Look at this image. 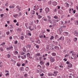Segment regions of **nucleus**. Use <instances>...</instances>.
Segmentation results:
<instances>
[{"label": "nucleus", "instance_id": "obj_1", "mask_svg": "<svg viewBox=\"0 0 78 78\" xmlns=\"http://www.w3.org/2000/svg\"><path fill=\"white\" fill-rule=\"evenodd\" d=\"M47 17L48 18V19H47V18H44L43 19V20L44 21H50V20L51 19V16H50V15H48L47 16Z\"/></svg>", "mask_w": 78, "mask_h": 78}, {"label": "nucleus", "instance_id": "obj_2", "mask_svg": "<svg viewBox=\"0 0 78 78\" xmlns=\"http://www.w3.org/2000/svg\"><path fill=\"white\" fill-rule=\"evenodd\" d=\"M49 3H51V5L52 4V5L53 6H56L57 5V2H51V1H50L48 2Z\"/></svg>", "mask_w": 78, "mask_h": 78}, {"label": "nucleus", "instance_id": "obj_3", "mask_svg": "<svg viewBox=\"0 0 78 78\" xmlns=\"http://www.w3.org/2000/svg\"><path fill=\"white\" fill-rule=\"evenodd\" d=\"M46 14H48L50 12V9L48 7H46L45 9Z\"/></svg>", "mask_w": 78, "mask_h": 78}, {"label": "nucleus", "instance_id": "obj_4", "mask_svg": "<svg viewBox=\"0 0 78 78\" xmlns=\"http://www.w3.org/2000/svg\"><path fill=\"white\" fill-rule=\"evenodd\" d=\"M50 59V62H55V58H53V57L51 56L49 57Z\"/></svg>", "mask_w": 78, "mask_h": 78}, {"label": "nucleus", "instance_id": "obj_5", "mask_svg": "<svg viewBox=\"0 0 78 78\" xmlns=\"http://www.w3.org/2000/svg\"><path fill=\"white\" fill-rule=\"evenodd\" d=\"M6 50H7V51H8V50L12 51V50H13V47H12V46H9V48H6Z\"/></svg>", "mask_w": 78, "mask_h": 78}, {"label": "nucleus", "instance_id": "obj_6", "mask_svg": "<svg viewBox=\"0 0 78 78\" xmlns=\"http://www.w3.org/2000/svg\"><path fill=\"white\" fill-rule=\"evenodd\" d=\"M58 72L57 71H55L53 73V76H56L58 75Z\"/></svg>", "mask_w": 78, "mask_h": 78}, {"label": "nucleus", "instance_id": "obj_7", "mask_svg": "<svg viewBox=\"0 0 78 78\" xmlns=\"http://www.w3.org/2000/svg\"><path fill=\"white\" fill-rule=\"evenodd\" d=\"M9 7L10 9H13L15 7V5H11L9 6Z\"/></svg>", "mask_w": 78, "mask_h": 78}, {"label": "nucleus", "instance_id": "obj_8", "mask_svg": "<svg viewBox=\"0 0 78 78\" xmlns=\"http://www.w3.org/2000/svg\"><path fill=\"white\" fill-rule=\"evenodd\" d=\"M73 33L74 35H75V36H77L78 35V32L76 31H74Z\"/></svg>", "mask_w": 78, "mask_h": 78}, {"label": "nucleus", "instance_id": "obj_9", "mask_svg": "<svg viewBox=\"0 0 78 78\" xmlns=\"http://www.w3.org/2000/svg\"><path fill=\"white\" fill-rule=\"evenodd\" d=\"M46 49L47 51H49L50 50V46L49 45L46 46Z\"/></svg>", "mask_w": 78, "mask_h": 78}, {"label": "nucleus", "instance_id": "obj_10", "mask_svg": "<svg viewBox=\"0 0 78 78\" xmlns=\"http://www.w3.org/2000/svg\"><path fill=\"white\" fill-rule=\"evenodd\" d=\"M21 58L22 59H26L27 57H26V55H24L23 56H21Z\"/></svg>", "mask_w": 78, "mask_h": 78}, {"label": "nucleus", "instance_id": "obj_11", "mask_svg": "<svg viewBox=\"0 0 78 78\" xmlns=\"http://www.w3.org/2000/svg\"><path fill=\"white\" fill-rule=\"evenodd\" d=\"M73 66L72 65V64L71 63H70L68 65V69H70V68H72Z\"/></svg>", "mask_w": 78, "mask_h": 78}, {"label": "nucleus", "instance_id": "obj_12", "mask_svg": "<svg viewBox=\"0 0 78 78\" xmlns=\"http://www.w3.org/2000/svg\"><path fill=\"white\" fill-rule=\"evenodd\" d=\"M63 26L61 27L62 28H66V27H67V24L66 25L65 24H64Z\"/></svg>", "mask_w": 78, "mask_h": 78}, {"label": "nucleus", "instance_id": "obj_13", "mask_svg": "<svg viewBox=\"0 0 78 78\" xmlns=\"http://www.w3.org/2000/svg\"><path fill=\"white\" fill-rule=\"evenodd\" d=\"M20 71L23 72L24 70V67H21L20 68Z\"/></svg>", "mask_w": 78, "mask_h": 78}, {"label": "nucleus", "instance_id": "obj_14", "mask_svg": "<svg viewBox=\"0 0 78 78\" xmlns=\"http://www.w3.org/2000/svg\"><path fill=\"white\" fill-rule=\"evenodd\" d=\"M53 44L55 45H57L58 42V41H53Z\"/></svg>", "mask_w": 78, "mask_h": 78}, {"label": "nucleus", "instance_id": "obj_15", "mask_svg": "<svg viewBox=\"0 0 78 78\" xmlns=\"http://www.w3.org/2000/svg\"><path fill=\"white\" fill-rule=\"evenodd\" d=\"M48 76H53V73H48Z\"/></svg>", "mask_w": 78, "mask_h": 78}, {"label": "nucleus", "instance_id": "obj_16", "mask_svg": "<svg viewBox=\"0 0 78 78\" xmlns=\"http://www.w3.org/2000/svg\"><path fill=\"white\" fill-rule=\"evenodd\" d=\"M20 39L22 41H23V39H24V37L23 36H21L20 37Z\"/></svg>", "mask_w": 78, "mask_h": 78}, {"label": "nucleus", "instance_id": "obj_17", "mask_svg": "<svg viewBox=\"0 0 78 78\" xmlns=\"http://www.w3.org/2000/svg\"><path fill=\"white\" fill-rule=\"evenodd\" d=\"M64 38L63 37H61L59 38V40H61V41H64Z\"/></svg>", "mask_w": 78, "mask_h": 78}, {"label": "nucleus", "instance_id": "obj_18", "mask_svg": "<svg viewBox=\"0 0 78 78\" xmlns=\"http://www.w3.org/2000/svg\"><path fill=\"white\" fill-rule=\"evenodd\" d=\"M54 48L55 49V50H59L60 48L58 46H55L54 47Z\"/></svg>", "mask_w": 78, "mask_h": 78}, {"label": "nucleus", "instance_id": "obj_19", "mask_svg": "<svg viewBox=\"0 0 78 78\" xmlns=\"http://www.w3.org/2000/svg\"><path fill=\"white\" fill-rule=\"evenodd\" d=\"M39 20H37L36 21H34V22L36 23V24H38V23H39Z\"/></svg>", "mask_w": 78, "mask_h": 78}, {"label": "nucleus", "instance_id": "obj_20", "mask_svg": "<svg viewBox=\"0 0 78 78\" xmlns=\"http://www.w3.org/2000/svg\"><path fill=\"white\" fill-rule=\"evenodd\" d=\"M26 48H31V45L30 44H28V45H27L26 46Z\"/></svg>", "mask_w": 78, "mask_h": 78}, {"label": "nucleus", "instance_id": "obj_21", "mask_svg": "<svg viewBox=\"0 0 78 78\" xmlns=\"http://www.w3.org/2000/svg\"><path fill=\"white\" fill-rule=\"evenodd\" d=\"M29 29H30V31H33L34 30V28L31 29V27L29 26Z\"/></svg>", "mask_w": 78, "mask_h": 78}, {"label": "nucleus", "instance_id": "obj_22", "mask_svg": "<svg viewBox=\"0 0 78 78\" xmlns=\"http://www.w3.org/2000/svg\"><path fill=\"white\" fill-rule=\"evenodd\" d=\"M74 24L75 25H78V20L76 21L75 22Z\"/></svg>", "mask_w": 78, "mask_h": 78}, {"label": "nucleus", "instance_id": "obj_23", "mask_svg": "<svg viewBox=\"0 0 78 78\" xmlns=\"http://www.w3.org/2000/svg\"><path fill=\"white\" fill-rule=\"evenodd\" d=\"M14 54L15 55H17V54H18V52L17 51H14Z\"/></svg>", "mask_w": 78, "mask_h": 78}, {"label": "nucleus", "instance_id": "obj_24", "mask_svg": "<svg viewBox=\"0 0 78 78\" xmlns=\"http://www.w3.org/2000/svg\"><path fill=\"white\" fill-rule=\"evenodd\" d=\"M51 55L53 56H55L56 54L55 52H53L52 53Z\"/></svg>", "mask_w": 78, "mask_h": 78}, {"label": "nucleus", "instance_id": "obj_25", "mask_svg": "<svg viewBox=\"0 0 78 78\" xmlns=\"http://www.w3.org/2000/svg\"><path fill=\"white\" fill-rule=\"evenodd\" d=\"M20 54L21 55H25V54L24 52H23L21 51L20 52Z\"/></svg>", "mask_w": 78, "mask_h": 78}, {"label": "nucleus", "instance_id": "obj_26", "mask_svg": "<svg viewBox=\"0 0 78 78\" xmlns=\"http://www.w3.org/2000/svg\"><path fill=\"white\" fill-rule=\"evenodd\" d=\"M23 51H24V52H26V48H25V47H23Z\"/></svg>", "mask_w": 78, "mask_h": 78}, {"label": "nucleus", "instance_id": "obj_27", "mask_svg": "<svg viewBox=\"0 0 78 78\" xmlns=\"http://www.w3.org/2000/svg\"><path fill=\"white\" fill-rule=\"evenodd\" d=\"M64 34H65V36H68V35H69L68 32H64Z\"/></svg>", "mask_w": 78, "mask_h": 78}, {"label": "nucleus", "instance_id": "obj_28", "mask_svg": "<svg viewBox=\"0 0 78 78\" xmlns=\"http://www.w3.org/2000/svg\"><path fill=\"white\" fill-rule=\"evenodd\" d=\"M39 37H40V38H42V37H44V34H43L42 35H39Z\"/></svg>", "mask_w": 78, "mask_h": 78}, {"label": "nucleus", "instance_id": "obj_29", "mask_svg": "<svg viewBox=\"0 0 78 78\" xmlns=\"http://www.w3.org/2000/svg\"><path fill=\"white\" fill-rule=\"evenodd\" d=\"M29 69V68L28 67H27L25 68V70L27 71V72H28V69Z\"/></svg>", "mask_w": 78, "mask_h": 78}, {"label": "nucleus", "instance_id": "obj_30", "mask_svg": "<svg viewBox=\"0 0 78 78\" xmlns=\"http://www.w3.org/2000/svg\"><path fill=\"white\" fill-rule=\"evenodd\" d=\"M13 16L14 17H17L18 16V14H15L13 15Z\"/></svg>", "mask_w": 78, "mask_h": 78}, {"label": "nucleus", "instance_id": "obj_31", "mask_svg": "<svg viewBox=\"0 0 78 78\" xmlns=\"http://www.w3.org/2000/svg\"><path fill=\"white\" fill-rule=\"evenodd\" d=\"M53 39H54V36H51L50 38V40H53Z\"/></svg>", "mask_w": 78, "mask_h": 78}, {"label": "nucleus", "instance_id": "obj_32", "mask_svg": "<svg viewBox=\"0 0 78 78\" xmlns=\"http://www.w3.org/2000/svg\"><path fill=\"white\" fill-rule=\"evenodd\" d=\"M40 63L41 65H43L44 64V62L43 61H40Z\"/></svg>", "mask_w": 78, "mask_h": 78}, {"label": "nucleus", "instance_id": "obj_33", "mask_svg": "<svg viewBox=\"0 0 78 78\" xmlns=\"http://www.w3.org/2000/svg\"><path fill=\"white\" fill-rule=\"evenodd\" d=\"M54 69L55 70H58V66H55L54 67Z\"/></svg>", "mask_w": 78, "mask_h": 78}, {"label": "nucleus", "instance_id": "obj_34", "mask_svg": "<svg viewBox=\"0 0 78 78\" xmlns=\"http://www.w3.org/2000/svg\"><path fill=\"white\" fill-rule=\"evenodd\" d=\"M54 19H58V17L56 15H55L54 16Z\"/></svg>", "mask_w": 78, "mask_h": 78}, {"label": "nucleus", "instance_id": "obj_35", "mask_svg": "<svg viewBox=\"0 0 78 78\" xmlns=\"http://www.w3.org/2000/svg\"><path fill=\"white\" fill-rule=\"evenodd\" d=\"M24 76L25 78H27L28 77V74H26L24 75Z\"/></svg>", "mask_w": 78, "mask_h": 78}, {"label": "nucleus", "instance_id": "obj_36", "mask_svg": "<svg viewBox=\"0 0 78 78\" xmlns=\"http://www.w3.org/2000/svg\"><path fill=\"white\" fill-rule=\"evenodd\" d=\"M21 65V64L20 63H17L16 65L18 67H20V65Z\"/></svg>", "mask_w": 78, "mask_h": 78}, {"label": "nucleus", "instance_id": "obj_37", "mask_svg": "<svg viewBox=\"0 0 78 78\" xmlns=\"http://www.w3.org/2000/svg\"><path fill=\"white\" fill-rule=\"evenodd\" d=\"M45 65H46V66L48 67L50 65V63L49 62H48L45 64Z\"/></svg>", "mask_w": 78, "mask_h": 78}, {"label": "nucleus", "instance_id": "obj_38", "mask_svg": "<svg viewBox=\"0 0 78 78\" xmlns=\"http://www.w3.org/2000/svg\"><path fill=\"white\" fill-rule=\"evenodd\" d=\"M7 57L8 58H10V57H11V55L9 54H8L7 55Z\"/></svg>", "mask_w": 78, "mask_h": 78}, {"label": "nucleus", "instance_id": "obj_39", "mask_svg": "<svg viewBox=\"0 0 78 78\" xmlns=\"http://www.w3.org/2000/svg\"><path fill=\"white\" fill-rule=\"evenodd\" d=\"M72 55L73 56H75L76 55V54L75 53H72Z\"/></svg>", "mask_w": 78, "mask_h": 78}, {"label": "nucleus", "instance_id": "obj_40", "mask_svg": "<svg viewBox=\"0 0 78 78\" xmlns=\"http://www.w3.org/2000/svg\"><path fill=\"white\" fill-rule=\"evenodd\" d=\"M36 56H41V54L39 53H37V54H36Z\"/></svg>", "mask_w": 78, "mask_h": 78}, {"label": "nucleus", "instance_id": "obj_41", "mask_svg": "<svg viewBox=\"0 0 78 78\" xmlns=\"http://www.w3.org/2000/svg\"><path fill=\"white\" fill-rule=\"evenodd\" d=\"M36 42L37 43H38V44H40L41 43V41H40V40H38Z\"/></svg>", "mask_w": 78, "mask_h": 78}, {"label": "nucleus", "instance_id": "obj_42", "mask_svg": "<svg viewBox=\"0 0 78 78\" xmlns=\"http://www.w3.org/2000/svg\"><path fill=\"white\" fill-rule=\"evenodd\" d=\"M27 57H29L30 56V53H27Z\"/></svg>", "mask_w": 78, "mask_h": 78}, {"label": "nucleus", "instance_id": "obj_43", "mask_svg": "<svg viewBox=\"0 0 78 78\" xmlns=\"http://www.w3.org/2000/svg\"><path fill=\"white\" fill-rule=\"evenodd\" d=\"M61 9L63 10H66V9L65 8V7L63 6L62 7Z\"/></svg>", "mask_w": 78, "mask_h": 78}, {"label": "nucleus", "instance_id": "obj_44", "mask_svg": "<svg viewBox=\"0 0 78 78\" xmlns=\"http://www.w3.org/2000/svg\"><path fill=\"white\" fill-rule=\"evenodd\" d=\"M38 18L39 19H40L42 18V16H41L40 15H38Z\"/></svg>", "mask_w": 78, "mask_h": 78}, {"label": "nucleus", "instance_id": "obj_45", "mask_svg": "<svg viewBox=\"0 0 78 78\" xmlns=\"http://www.w3.org/2000/svg\"><path fill=\"white\" fill-rule=\"evenodd\" d=\"M77 41V38L76 37H75L74 39V42H76Z\"/></svg>", "mask_w": 78, "mask_h": 78}, {"label": "nucleus", "instance_id": "obj_46", "mask_svg": "<svg viewBox=\"0 0 78 78\" xmlns=\"http://www.w3.org/2000/svg\"><path fill=\"white\" fill-rule=\"evenodd\" d=\"M9 39L10 40H12V36H10L9 37Z\"/></svg>", "mask_w": 78, "mask_h": 78}, {"label": "nucleus", "instance_id": "obj_47", "mask_svg": "<svg viewBox=\"0 0 78 78\" xmlns=\"http://www.w3.org/2000/svg\"><path fill=\"white\" fill-rule=\"evenodd\" d=\"M37 67L38 68H39V69H41V66L40 65H39L37 66Z\"/></svg>", "mask_w": 78, "mask_h": 78}, {"label": "nucleus", "instance_id": "obj_48", "mask_svg": "<svg viewBox=\"0 0 78 78\" xmlns=\"http://www.w3.org/2000/svg\"><path fill=\"white\" fill-rule=\"evenodd\" d=\"M1 45H5V42H3L1 44Z\"/></svg>", "mask_w": 78, "mask_h": 78}, {"label": "nucleus", "instance_id": "obj_49", "mask_svg": "<svg viewBox=\"0 0 78 78\" xmlns=\"http://www.w3.org/2000/svg\"><path fill=\"white\" fill-rule=\"evenodd\" d=\"M0 50L1 51H3V48H2V47H0Z\"/></svg>", "mask_w": 78, "mask_h": 78}, {"label": "nucleus", "instance_id": "obj_50", "mask_svg": "<svg viewBox=\"0 0 78 78\" xmlns=\"http://www.w3.org/2000/svg\"><path fill=\"white\" fill-rule=\"evenodd\" d=\"M6 34L7 35H9V34H10L9 31L6 32Z\"/></svg>", "mask_w": 78, "mask_h": 78}, {"label": "nucleus", "instance_id": "obj_51", "mask_svg": "<svg viewBox=\"0 0 78 78\" xmlns=\"http://www.w3.org/2000/svg\"><path fill=\"white\" fill-rule=\"evenodd\" d=\"M32 12V15H34L35 14V11L33 10Z\"/></svg>", "mask_w": 78, "mask_h": 78}, {"label": "nucleus", "instance_id": "obj_52", "mask_svg": "<svg viewBox=\"0 0 78 78\" xmlns=\"http://www.w3.org/2000/svg\"><path fill=\"white\" fill-rule=\"evenodd\" d=\"M18 43V41L17 40L14 41L15 44H17Z\"/></svg>", "mask_w": 78, "mask_h": 78}, {"label": "nucleus", "instance_id": "obj_53", "mask_svg": "<svg viewBox=\"0 0 78 78\" xmlns=\"http://www.w3.org/2000/svg\"><path fill=\"white\" fill-rule=\"evenodd\" d=\"M66 64H68V65H69V64H70V62L68 61H67L66 62Z\"/></svg>", "mask_w": 78, "mask_h": 78}, {"label": "nucleus", "instance_id": "obj_54", "mask_svg": "<svg viewBox=\"0 0 78 78\" xmlns=\"http://www.w3.org/2000/svg\"><path fill=\"white\" fill-rule=\"evenodd\" d=\"M44 75V74L43 73H42L41 74H40V76H43Z\"/></svg>", "mask_w": 78, "mask_h": 78}, {"label": "nucleus", "instance_id": "obj_55", "mask_svg": "<svg viewBox=\"0 0 78 78\" xmlns=\"http://www.w3.org/2000/svg\"><path fill=\"white\" fill-rule=\"evenodd\" d=\"M60 22H61V25H64V22L63 21H61Z\"/></svg>", "mask_w": 78, "mask_h": 78}, {"label": "nucleus", "instance_id": "obj_56", "mask_svg": "<svg viewBox=\"0 0 78 78\" xmlns=\"http://www.w3.org/2000/svg\"><path fill=\"white\" fill-rule=\"evenodd\" d=\"M40 11H39V12H42V11L43 10V9H40Z\"/></svg>", "mask_w": 78, "mask_h": 78}, {"label": "nucleus", "instance_id": "obj_57", "mask_svg": "<svg viewBox=\"0 0 78 78\" xmlns=\"http://www.w3.org/2000/svg\"><path fill=\"white\" fill-rule=\"evenodd\" d=\"M27 35L30 36H31V34L30 33H28Z\"/></svg>", "mask_w": 78, "mask_h": 78}, {"label": "nucleus", "instance_id": "obj_58", "mask_svg": "<svg viewBox=\"0 0 78 78\" xmlns=\"http://www.w3.org/2000/svg\"><path fill=\"white\" fill-rule=\"evenodd\" d=\"M69 56V54H66L65 55V58H66V57H67V56Z\"/></svg>", "mask_w": 78, "mask_h": 78}, {"label": "nucleus", "instance_id": "obj_59", "mask_svg": "<svg viewBox=\"0 0 78 78\" xmlns=\"http://www.w3.org/2000/svg\"><path fill=\"white\" fill-rule=\"evenodd\" d=\"M36 48H37L38 49H39V45H37L36 46Z\"/></svg>", "mask_w": 78, "mask_h": 78}, {"label": "nucleus", "instance_id": "obj_60", "mask_svg": "<svg viewBox=\"0 0 78 78\" xmlns=\"http://www.w3.org/2000/svg\"><path fill=\"white\" fill-rule=\"evenodd\" d=\"M76 17H78V13H76Z\"/></svg>", "mask_w": 78, "mask_h": 78}, {"label": "nucleus", "instance_id": "obj_61", "mask_svg": "<svg viewBox=\"0 0 78 78\" xmlns=\"http://www.w3.org/2000/svg\"><path fill=\"white\" fill-rule=\"evenodd\" d=\"M66 6H67V7H69V4L68 3H66Z\"/></svg>", "mask_w": 78, "mask_h": 78}, {"label": "nucleus", "instance_id": "obj_62", "mask_svg": "<svg viewBox=\"0 0 78 78\" xmlns=\"http://www.w3.org/2000/svg\"><path fill=\"white\" fill-rule=\"evenodd\" d=\"M13 22L14 23H16V22H17V20H14L13 21Z\"/></svg>", "mask_w": 78, "mask_h": 78}, {"label": "nucleus", "instance_id": "obj_63", "mask_svg": "<svg viewBox=\"0 0 78 78\" xmlns=\"http://www.w3.org/2000/svg\"><path fill=\"white\" fill-rule=\"evenodd\" d=\"M19 23L17 22V23L16 24V25L17 26H19Z\"/></svg>", "mask_w": 78, "mask_h": 78}, {"label": "nucleus", "instance_id": "obj_64", "mask_svg": "<svg viewBox=\"0 0 78 78\" xmlns=\"http://www.w3.org/2000/svg\"><path fill=\"white\" fill-rule=\"evenodd\" d=\"M22 66H25V64L23 63L21 65Z\"/></svg>", "mask_w": 78, "mask_h": 78}]
</instances>
